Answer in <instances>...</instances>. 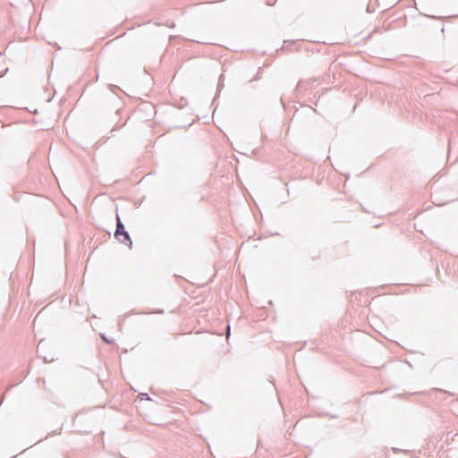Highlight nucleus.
<instances>
[{"label":"nucleus","mask_w":458,"mask_h":458,"mask_svg":"<svg viewBox=\"0 0 458 458\" xmlns=\"http://www.w3.org/2000/svg\"><path fill=\"white\" fill-rule=\"evenodd\" d=\"M114 235L119 242H121L123 243L129 242V245L130 246L131 245V241L130 239V236H129L128 233L124 231V226L122 224V222L120 221L119 217H117V226H116V231H115Z\"/></svg>","instance_id":"f257e3e1"},{"label":"nucleus","mask_w":458,"mask_h":458,"mask_svg":"<svg viewBox=\"0 0 458 458\" xmlns=\"http://www.w3.org/2000/svg\"><path fill=\"white\" fill-rule=\"evenodd\" d=\"M101 338L103 339V341H105L106 344H111L112 341L107 339L104 335H101Z\"/></svg>","instance_id":"f03ea898"},{"label":"nucleus","mask_w":458,"mask_h":458,"mask_svg":"<svg viewBox=\"0 0 458 458\" xmlns=\"http://www.w3.org/2000/svg\"><path fill=\"white\" fill-rule=\"evenodd\" d=\"M230 334V327H227V336L229 335Z\"/></svg>","instance_id":"7ed1b4c3"}]
</instances>
